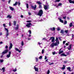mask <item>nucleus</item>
Instances as JSON below:
<instances>
[{"mask_svg": "<svg viewBox=\"0 0 74 74\" xmlns=\"http://www.w3.org/2000/svg\"><path fill=\"white\" fill-rule=\"evenodd\" d=\"M11 52L10 51H9V54L7 55V58H10V56L11 55Z\"/></svg>", "mask_w": 74, "mask_h": 74, "instance_id": "10", "label": "nucleus"}, {"mask_svg": "<svg viewBox=\"0 0 74 74\" xmlns=\"http://www.w3.org/2000/svg\"><path fill=\"white\" fill-rule=\"evenodd\" d=\"M67 61H64V63H67Z\"/></svg>", "mask_w": 74, "mask_h": 74, "instance_id": "56", "label": "nucleus"}, {"mask_svg": "<svg viewBox=\"0 0 74 74\" xmlns=\"http://www.w3.org/2000/svg\"><path fill=\"white\" fill-rule=\"evenodd\" d=\"M57 30H60V29L59 28H57Z\"/></svg>", "mask_w": 74, "mask_h": 74, "instance_id": "55", "label": "nucleus"}, {"mask_svg": "<svg viewBox=\"0 0 74 74\" xmlns=\"http://www.w3.org/2000/svg\"><path fill=\"white\" fill-rule=\"evenodd\" d=\"M2 35V33H1V32H0V36H1Z\"/></svg>", "mask_w": 74, "mask_h": 74, "instance_id": "60", "label": "nucleus"}, {"mask_svg": "<svg viewBox=\"0 0 74 74\" xmlns=\"http://www.w3.org/2000/svg\"><path fill=\"white\" fill-rule=\"evenodd\" d=\"M65 67H66V66H65L64 65H63V67L61 68L62 70H64L65 69Z\"/></svg>", "mask_w": 74, "mask_h": 74, "instance_id": "21", "label": "nucleus"}, {"mask_svg": "<svg viewBox=\"0 0 74 74\" xmlns=\"http://www.w3.org/2000/svg\"><path fill=\"white\" fill-rule=\"evenodd\" d=\"M9 26H11V22H10V21L9 22Z\"/></svg>", "mask_w": 74, "mask_h": 74, "instance_id": "43", "label": "nucleus"}, {"mask_svg": "<svg viewBox=\"0 0 74 74\" xmlns=\"http://www.w3.org/2000/svg\"><path fill=\"white\" fill-rule=\"evenodd\" d=\"M0 62H3V60H0Z\"/></svg>", "mask_w": 74, "mask_h": 74, "instance_id": "44", "label": "nucleus"}, {"mask_svg": "<svg viewBox=\"0 0 74 74\" xmlns=\"http://www.w3.org/2000/svg\"><path fill=\"white\" fill-rule=\"evenodd\" d=\"M50 30H52V31H54L55 30V28L54 27H53V28H50Z\"/></svg>", "mask_w": 74, "mask_h": 74, "instance_id": "17", "label": "nucleus"}, {"mask_svg": "<svg viewBox=\"0 0 74 74\" xmlns=\"http://www.w3.org/2000/svg\"><path fill=\"white\" fill-rule=\"evenodd\" d=\"M43 14V12L42 11V10H40L39 12L38 13V15L40 16H42V15Z\"/></svg>", "mask_w": 74, "mask_h": 74, "instance_id": "2", "label": "nucleus"}, {"mask_svg": "<svg viewBox=\"0 0 74 74\" xmlns=\"http://www.w3.org/2000/svg\"><path fill=\"white\" fill-rule=\"evenodd\" d=\"M63 18L64 19H66V16L64 17H63Z\"/></svg>", "mask_w": 74, "mask_h": 74, "instance_id": "52", "label": "nucleus"}, {"mask_svg": "<svg viewBox=\"0 0 74 74\" xmlns=\"http://www.w3.org/2000/svg\"><path fill=\"white\" fill-rule=\"evenodd\" d=\"M38 44L39 45H41V43L39 42H38Z\"/></svg>", "mask_w": 74, "mask_h": 74, "instance_id": "62", "label": "nucleus"}, {"mask_svg": "<svg viewBox=\"0 0 74 74\" xmlns=\"http://www.w3.org/2000/svg\"><path fill=\"white\" fill-rule=\"evenodd\" d=\"M32 23H27L26 25V27H27L28 28L30 27H31V25H32Z\"/></svg>", "mask_w": 74, "mask_h": 74, "instance_id": "5", "label": "nucleus"}, {"mask_svg": "<svg viewBox=\"0 0 74 74\" xmlns=\"http://www.w3.org/2000/svg\"><path fill=\"white\" fill-rule=\"evenodd\" d=\"M60 0H56L54 1L55 2H59Z\"/></svg>", "mask_w": 74, "mask_h": 74, "instance_id": "33", "label": "nucleus"}, {"mask_svg": "<svg viewBox=\"0 0 74 74\" xmlns=\"http://www.w3.org/2000/svg\"><path fill=\"white\" fill-rule=\"evenodd\" d=\"M59 20L60 22H62V23H63V22H64L62 20L61 18L59 19Z\"/></svg>", "mask_w": 74, "mask_h": 74, "instance_id": "23", "label": "nucleus"}, {"mask_svg": "<svg viewBox=\"0 0 74 74\" xmlns=\"http://www.w3.org/2000/svg\"><path fill=\"white\" fill-rule=\"evenodd\" d=\"M61 55L62 56H67V55H66L64 53H62V54H61Z\"/></svg>", "mask_w": 74, "mask_h": 74, "instance_id": "25", "label": "nucleus"}, {"mask_svg": "<svg viewBox=\"0 0 74 74\" xmlns=\"http://www.w3.org/2000/svg\"><path fill=\"white\" fill-rule=\"evenodd\" d=\"M52 38V37H51L50 38V39H49V40H51Z\"/></svg>", "mask_w": 74, "mask_h": 74, "instance_id": "57", "label": "nucleus"}, {"mask_svg": "<svg viewBox=\"0 0 74 74\" xmlns=\"http://www.w3.org/2000/svg\"><path fill=\"white\" fill-rule=\"evenodd\" d=\"M47 56H45V60H46V59H47Z\"/></svg>", "mask_w": 74, "mask_h": 74, "instance_id": "49", "label": "nucleus"}, {"mask_svg": "<svg viewBox=\"0 0 74 74\" xmlns=\"http://www.w3.org/2000/svg\"><path fill=\"white\" fill-rule=\"evenodd\" d=\"M68 32L69 30H68L65 31V32L66 34L68 33Z\"/></svg>", "mask_w": 74, "mask_h": 74, "instance_id": "31", "label": "nucleus"}, {"mask_svg": "<svg viewBox=\"0 0 74 74\" xmlns=\"http://www.w3.org/2000/svg\"><path fill=\"white\" fill-rule=\"evenodd\" d=\"M65 42H66V41H64L63 42V44H64Z\"/></svg>", "mask_w": 74, "mask_h": 74, "instance_id": "50", "label": "nucleus"}, {"mask_svg": "<svg viewBox=\"0 0 74 74\" xmlns=\"http://www.w3.org/2000/svg\"><path fill=\"white\" fill-rule=\"evenodd\" d=\"M0 70H3V72L4 73V71H5V68H4V67L2 68V69H0Z\"/></svg>", "mask_w": 74, "mask_h": 74, "instance_id": "14", "label": "nucleus"}, {"mask_svg": "<svg viewBox=\"0 0 74 74\" xmlns=\"http://www.w3.org/2000/svg\"><path fill=\"white\" fill-rule=\"evenodd\" d=\"M27 22H28V23H30V22H32V21L31 20L30 21H26Z\"/></svg>", "mask_w": 74, "mask_h": 74, "instance_id": "32", "label": "nucleus"}, {"mask_svg": "<svg viewBox=\"0 0 74 74\" xmlns=\"http://www.w3.org/2000/svg\"><path fill=\"white\" fill-rule=\"evenodd\" d=\"M14 26H15L16 25V22L15 21H14Z\"/></svg>", "mask_w": 74, "mask_h": 74, "instance_id": "40", "label": "nucleus"}, {"mask_svg": "<svg viewBox=\"0 0 74 74\" xmlns=\"http://www.w3.org/2000/svg\"><path fill=\"white\" fill-rule=\"evenodd\" d=\"M36 62H38V58H37V57L36 58Z\"/></svg>", "mask_w": 74, "mask_h": 74, "instance_id": "45", "label": "nucleus"}, {"mask_svg": "<svg viewBox=\"0 0 74 74\" xmlns=\"http://www.w3.org/2000/svg\"><path fill=\"white\" fill-rule=\"evenodd\" d=\"M62 5V4L61 3H60L58 4V6H60V5Z\"/></svg>", "mask_w": 74, "mask_h": 74, "instance_id": "35", "label": "nucleus"}, {"mask_svg": "<svg viewBox=\"0 0 74 74\" xmlns=\"http://www.w3.org/2000/svg\"><path fill=\"white\" fill-rule=\"evenodd\" d=\"M28 40H31V38H28Z\"/></svg>", "mask_w": 74, "mask_h": 74, "instance_id": "61", "label": "nucleus"}, {"mask_svg": "<svg viewBox=\"0 0 74 74\" xmlns=\"http://www.w3.org/2000/svg\"><path fill=\"white\" fill-rule=\"evenodd\" d=\"M56 43H52V44L51 45V47H53L54 46H57L59 44V40H58V38H56Z\"/></svg>", "mask_w": 74, "mask_h": 74, "instance_id": "1", "label": "nucleus"}, {"mask_svg": "<svg viewBox=\"0 0 74 74\" xmlns=\"http://www.w3.org/2000/svg\"><path fill=\"white\" fill-rule=\"evenodd\" d=\"M66 46H67V45H69V44L68 43H66Z\"/></svg>", "mask_w": 74, "mask_h": 74, "instance_id": "54", "label": "nucleus"}, {"mask_svg": "<svg viewBox=\"0 0 74 74\" xmlns=\"http://www.w3.org/2000/svg\"><path fill=\"white\" fill-rule=\"evenodd\" d=\"M50 73V71H49V70H48L47 74H49Z\"/></svg>", "mask_w": 74, "mask_h": 74, "instance_id": "30", "label": "nucleus"}, {"mask_svg": "<svg viewBox=\"0 0 74 74\" xmlns=\"http://www.w3.org/2000/svg\"><path fill=\"white\" fill-rule=\"evenodd\" d=\"M12 48V44L11 43H10V47L9 48L10 50V49H11Z\"/></svg>", "mask_w": 74, "mask_h": 74, "instance_id": "9", "label": "nucleus"}, {"mask_svg": "<svg viewBox=\"0 0 74 74\" xmlns=\"http://www.w3.org/2000/svg\"><path fill=\"white\" fill-rule=\"evenodd\" d=\"M18 4V6H19L21 4V3L19 2H15V3L13 5V6H15L16 5H17V4Z\"/></svg>", "mask_w": 74, "mask_h": 74, "instance_id": "3", "label": "nucleus"}, {"mask_svg": "<svg viewBox=\"0 0 74 74\" xmlns=\"http://www.w3.org/2000/svg\"><path fill=\"white\" fill-rule=\"evenodd\" d=\"M54 40H55V38L53 37H52V40H51V42H54Z\"/></svg>", "mask_w": 74, "mask_h": 74, "instance_id": "24", "label": "nucleus"}, {"mask_svg": "<svg viewBox=\"0 0 74 74\" xmlns=\"http://www.w3.org/2000/svg\"><path fill=\"white\" fill-rule=\"evenodd\" d=\"M31 7L32 8H33L34 9V10H36V5H31Z\"/></svg>", "mask_w": 74, "mask_h": 74, "instance_id": "8", "label": "nucleus"}, {"mask_svg": "<svg viewBox=\"0 0 74 74\" xmlns=\"http://www.w3.org/2000/svg\"><path fill=\"white\" fill-rule=\"evenodd\" d=\"M36 3H37V4H39V5H40V4H42L40 1H37Z\"/></svg>", "mask_w": 74, "mask_h": 74, "instance_id": "19", "label": "nucleus"}, {"mask_svg": "<svg viewBox=\"0 0 74 74\" xmlns=\"http://www.w3.org/2000/svg\"><path fill=\"white\" fill-rule=\"evenodd\" d=\"M5 31H6V37H7L9 35V33H8V29L6 28H5Z\"/></svg>", "mask_w": 74, "mask_h": 74, "instance_id": "4", "label": "nucleus"}, {"mask_svg": "<svg viewBox=\"0 0 74 74\" xmlns=\"http://www.w3.org/2000/svg\"><path fill=\"white\" fill-rule=\"evenodd\" d=\"M72 38H74V35H73V34H72Z\"/></svg>", "mask_w": 74, "mask_h": 74, "instance_id": "63", "label": "nucleus"}, {"mask_svg": "<svg viewBox=\"0 0 74 74\" xmlns=\"http://www.w3.org/2000/svg\"><path fill=\"white\" fill-rule=\"evenodd\" d=\"M67 69L70 72L71 71V68L70 67H68L67 68Z\"/></svg>", "mask_w": 74, "mask_h": 74, "instance_id": "16", "label": "nucleus"}, {"mask_svg": "<svg viewBox=\"0 0 74 74\" xmlns=\"http://www.w3.org/2000/svg\"><path fill=\"white\" fill-rule=\"evenodd\" d=\"M29 34H30L32 33V32H31V30H29Z\"/></svg>", "mask_w": 74, "mask_h": 74, "instance_id": "39", "label": "nucleus"}, {"mask_svg": "<svg viewBox=\"0 0 74 74\" xmlns=\"http://www.w3.org/2000/svg\"><path fill=\"white\" fill-rule=\"evenodd\" d=\"M44 7L45 10H48L49 8V7H48L47 5H44Z\"/></svg>", "mask_w": 74, "mask_h": 74, "instance_id": "7", "label": "nucleus"}, {"mask_svg": "<svg viewBox=\"0 0 74 74\" xmlns=\"http://www.w3.org/2000/svg\"><path fill=\"white\" fill-rule=\"evenodd\" d=\"M53 55H55V52H53L52 53Z\"/></svg>", "mask_w": 74, "mask_h": 74, "instance_id": "53", "label": "nucleus"}, {"mask_svg": "<svg viewBox=\"0 0 74 74\" xmlns=\"http://www.w3.org/2000/svg\"><path fill=\"white\" fill-rule=\"evenodd\" d=\"M28 14H29V15H31V13H30V12H29Z\"/></svg>", "mask_w": 74, "mask_h": 74, "instance_id": "58", "label": "nucleus"}, {"mask_svg": "<svg viewBox=\"0 0 74 74\" xmlns=\"http://www.w3.org/2000/svg\"><path fill=\"white\" fill-rule=\"evenodd\" d=\"M5 48L6 49H7V48H8V46L6 45L5 47Z\"/></svg>", "mask_w": 74, "mask_h": 74, "instance_id": "48", "label": "nucleus"}, {"mask_svg": "<svg viewBox=\"0 0 74 74\" xmlns=\"http://www.w3.org/2000/svg\"><path fill=\"white\" fill-rule=\"evenodd\" d=\"M52 64H53V62L49 64V65H52Z\"/></svg>", "mask_w": 74, "mask_h": 74, "instance_id": "42", "label": "nucleus"}, {"mask_svg": "<svg viewBox=\"0 0 74 74\" xmlns=\"http://www.w3.org/2000/svg\"><path fill=\"white\" fill-rule=\"evenodd\" d=\"M18 28H19V25H17V27L15 28V30H18Z\"/></svg>", "mask_w": 74, "mask_h": 74, "instance_id": "20", "label": "nucleus"}, {"mask_svg": "<svg viewBox=\"0 0 74 74\" xmlns=\"http://www.w3.org/2000/svg\"><path fill=\"white\" fill-rule=\"evenodd\" d=\"M26 7L27 8H29V5L28 4H26Z\"/></svg>", "mask_w": 74, "mask_h": 74, "instance_id": "34", "label": "nucleus"}, {"mask_svg": "<svg viewBox=\"0 0 74 74\" xmlns=\"http://www.w3.org/2000/svg\"><path fill=\"white\" fill-rule=\"evenodd\" d=\"M66 24H67V21H65L64 22V24L65 25Z\"/></svg>", "mask_w": 74, "mask_h": 74, "instance_id": "38", "label": "nucleus"}, {"mask_svg": "<svg viewBox=\"0 0 74 74\" xmlns=\"http://www.w3.org/2000/svg\"><path fill=\"white\" fill-rule=\"evenodd\" d=\"M67 55H69V53H67Z\"/></svg>", "mask_w": 74, "mask_h": 74, "instance_id": "64", "label": "nucleus"}, {"mask_svg": "<svg viewBox=\"0 0 74 74\" xmlns=\"http://www.w3.org/2000/svg\"><path fill=\"white\" fill-rule=\"evenodd\" d=\"M61 33H62V34H63L64 33V31L63 30H61L60 32Z\"/></svg>", "mask_w": 74, "mask_h": 74, "instance_id": "29", "label": "nucleus"}, {"mask_svg": "<svg viewBox=\"0 0 74 74\" xmlns=\"http://www.w3.org/2000/svg\"><path fill=\"white\" fill-rule=\"evenodd\" d=\"M59 54H61L62 53H63V51H59Z\"/></svg>", "mask_w": 74, "mask_h": 74, "instance_id": "28", "label": "nucleus"}, {"mask_svg": "<svg viewBox=\"0 0 74 74\" xmlns=\"http://www.w3.org/2000/svg\"><path fill=\"white\" fill-rule=\"evenodd\" d=\"M34 69H35L36 71H38V68H36L35 66H34Z\"/></svg>", "mask_w": 74, "mask_h": 74, "instance_id": "13", "label": "nucleus"}, {"mask_svg": "<svg viewBox=\"0 0 74 74\" xmlns=\"http://www.w3.org/2000/svg\"><path fill=\"white\" fill-rule=\"evenodd\" d=\"M72 26L73 24H72V23H71L69 25V26L70 27H72Z\"/></svg>", "mask_w": 74, "mask_h": 74, "instance_id": "27", "label": "nucleus"}, {"mask_svg": "<svg viewBox=\"0 0 74 74\" xmlns=\"http://www.w3.org/2000/svg\"><path fill=\"white\" fill-rule=\"evenodd\" d=\"M11 1V0H9L8 1V3L10 4V2Z\"/></svg>", "mask_w": 74, "mask_h": 74, "instance_id": "51", "label": "nucleus"}, {"mask_svg": "<svg viewBox=\"0 0 74 74\" xmlns=\"http://www.w3.org/2000/svg\"><path fill=\"white\" fill-rule=\"evenodd\" d=\"M9 7L10 9L12 11H14V9L13 8L10 6H9Z\"/></svg>", "mask_w": 74, "mask_h": 74, "instance_id": "18", "label": "nucleus"}, {"mask_svg": "<svg viewBox=\"0 0 74 74\" xmlns=\"http://www.w3.org/2000/svg\"><path fill=\"white\" fill-rule=\"evenodd\" d=\"M71 48V45H70L69 47L68 48V50H70Z\"/></svg>", "mask_w": 74, "mask_h": 74, "instance_id": "22", "label": "nucleus"}, {"mask_svg": "<svg viewBox=\"0 0 74 74\" xmlns=\"http://www.w3.org/2000/svg\"><path fill=\"white\" fill-rule=\"evenodd\" d=\"M15 49L16 51H18L19 52H21V50H19V49L16 47L15 48Z\"/></svg>", "mask_w": 74, "mask_h": 74, "instance_id": "11", "label": "nucleus"}, {"mask_svg": "<svg viewBox=\"0 0 74 74\" xmlns=\"http://www.w3.org/2000/svg\"><path fill=\"white\" fill-rule=\"evenodd\" d=\"M21 45L22 46H23V45H24V43L23 41H22L21 42Z\"/></svg>", "mask_w": 74, "mask_h": 74, "instance_id": "26", "label": "nucleus"}, {"mask_svg": "<svg viewBox=\"0 0 74 74\" xmlns=\"http://www.w3.org/2000/svg\"><path fill=\"white\" fill-rule=\"evenodd\" d=\"M8 52V50L6 49L4 50V51L2 53V54H5V53H7Z\"/></svg>", "mask_w": 74, "mask_h": 74, "instance_id": "6", "label": "nucleus"}, {"mask_svg": "<svg viewBox=\"0 0 74 74\" xmlns=\"http://www.w3.org/2000/svg\"><path fill=\"white\" fill-rule=\"evenodd\" d=\"M44 49H42V53H44Z\"/></svg>", "mask_w": 74, "mask_h": 74, "instance_id": "37", "label": "nucleus"}, {"mask_svg": "<svg viewBox=\"0 0 74 74\" xmlns=\"http://www.w3.org/2000/svg\"><path fill=\"white\" fill-rule=\"evenodd\" d=\"M7 18H9V19H11V18H12V16H11V15H9L7 16Z\"/></svg>", "mask_w": 74, "mask_h": 74, "instance_id": "15", "label": "nucleus"}, {"mask_svg": "<svg viewBox=\"0 0 74 74\" xmlns=\"http://www.w3.org/2000/svg\"><path fill=\"white\" fill-rule=\"evenodd\" d=\"M3 26L4 27H6V26H5V24H3Z\"/></svg>", "mask_w": 74, "mask_h": 74, "instance_id": "47", "label": "nucleus"}, {"mask_svg": "<svg viewBox=\"0 0 74 74\" xmlns=\"http://www.w3.org/2000/svg\"><path fill=\"white\" fill-rule=\"evenodd\" d=\"M42 56H40L39 57V59H42Z\"/></svg>", "mask_w": 74, "mask_h": 74, "instance_id": "41", "label": "nucleus"}, {"mask_svg": "<svg viewBox=\"0 0 74 74\" xmlns=\"http://www.w3.org/2000/svg\"><path fill=\"white\" fill-rule=\"evenodd\" d=\"M16 68L15 69L13 70V71H14V72H15V71H16Z\"/></svg>", "mask_w": 74, "mask_h": 74, "instance_id": "36", "label": "nucleus"}, {"mask_svg": "<svg viewBox=\"0 0 74 74\" xmlns=\"http://www.w3.org/2000/svg\"><path fill=\"white\" fill-rule=\"evenodd\" d=\"M39 7L40 8H41V5H39Z\"/></svg>", "mask_w": 74, "mask_h": 74, "instance_id": "46", "label": "nucleus"}, {"mask_svg": "<svg viewBox=\"0 0 74 74\" xmlns=\"http://www.w3.org/2000/svg\"><path fill=\"white\" fill-rule=\"evenodd\" d=\"M23 15H21V18H23Z\"/></svg>", "mask_w": 74, "mask_h": 74, "instance_id": "59", "label": "nucleus"}, {"mask_svg": "<svg viewBox=\"0 0 74 74\" xmlns=\"http://www.w3.org/2000/svg\"><path fill=\"white\" fill-rule=\"evenodd\" d=\"M69 2L70 3H73L74 4V1H72L71 0H69Z\"/></svg>", "mask_w": 74, "mask_h": 74, "instance_id": "12", "label": "nucleus"}]
</instances>
